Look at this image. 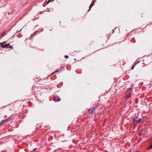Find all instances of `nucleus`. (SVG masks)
Listing matches in <instances>:
<instances>
[{
	"label": "nucleus",
	"mask_w": 152,
	"mask_h": 152,
	"mask_svg": "<svg viewBox=\"0 0 152 152\" xmlns=\"http://www.w3.org/2000/svg\"><path fill=\"white\" fill-rule=\"evenodd\" d=\"M151 141L152 142V137H151Z\"/></svg>",
	"instance_id": "4468645a"
},
{
	"label": "nucleus",
	"mask_w": 152,
	"mask_h": 152,
	"mask_svg": "<svg viewBox=\"0 0 152 152\" xmlns=\"http://www.w3.org/2000/svg\"><path fill=\"white\" fill-rule=\"evenodd\" d=\"M54 100L55 101H59L61 100V99L60 98L59 96H56L54 98Z\"/></svg>",
	"instance_id": "39448f33"
},
{
	"label": "nucleus",
	"mask_w": 152,
	"mask_h": 152,
	"mask_svg": "<svg viewBox=\"0 0 152 152\" xmlns=\"http://www.w3.org/2000/svg\"><path fill=\"white\" fill-rule=\"evenodd\" d=\"M94 1L92 2L91 3V5L89 6V10H88V11H89L90 10V9H91V7L93 6L94 4Z\"/></svg>",
	"instance_id": "0eeeda50"
},
{
	"label": "nucleus",
	"mask_w": 152,
	"mask_h": 152,
	"mask_svg": "<svg viewBox=\"0 0 152 152\" xmlns=\"http://www.w3.org/2000/svg\"><path fill=\"white\" fill-rule=\"evenodd\" d=\"M94 112L95 109L94 108H92L88 109L87 112L88 114H92L94 113Z\"/></svg>",
	"instance_id": "7ed1b4c3"
},
{
	"label": "nucleus",
	"mask_w": 152,
	"mask_h": 152,
	"mask_svg": "<svg viewBox=\"0 0 152 152\" xmlns=\"http://www.w3.org/2000/svg\"><path fill=\"white\" fill-rule=\"evenodd\" d=\"M152 149V144L148 148V150H151Z\"/></svg>",
	"instance_id": "1a4fd4ad"
},
{
	"label": "nucleus",
	"mask_w": 152,
	"mask_h": 152,
	"mask_svg": "<svg viewBox=\"0 0 152 152\" xmlns=\"http://www.w3.org/2000/svg\"><path fill=\"white\" fill-rule=\"evenodd\" d=\"M141 120L140 119H139L138 120V124H140L141 122Z\"/></svg>",
	"instance_id": "9d476101"
},
{
	"label": "nucleus",
	"mask_w": 152,
	"mask_h": 152,
	"mask_svg": "<svg viewBox=\"0 0 152 152\" xmlns=\"http://www.w3.org/2000/svg\"><path fill=\"white\" fill-rule=\"evenodd\" d=\"M65 57L66 58H68V56L67 55H66L65 56Z\"/></svg>",
	"instance_id": "f8f14e48"
},
{
	"label": "nucleus",
	"mask_w": 152,
	"mask_h": 152,
	"mask_svg": "<svg viewBox=\"0 0 152 152\" xmlns=\"http://www.w3.org/2000/svg\"><path fill=\"white\" fill-rule=\"evenodd\" d=\"M10 120V117H9L6 119L2 120L0 123V125H2L4 123L7 121H8Z\"/></svg>",
	"instance_id": "20e7f679"
},
{
	"label": "nucleus",
	"mask_w": 152,
	"mask_h": 152,
	"mask_svg": "<svg viewBox=\"0 0 152 152\" xmlns=\"http://www.w3.org/2000/svg\"><path fill=\"white\" fill-rule=\"evenodd\" d=\"M5 42H4L3 43H0V45L1 46V47L3 48H12V49L13 48L12 46H11L10 45V44L7 43V44H5Z\"/></svg>",
	"instance_id": "f03ea898"
},
{
	"label": "nucleus",
	"mask_w": 152,
	"mask_h": 152,
	"mask_svg": "<svg viewBox=\"0 0 152 152\" xmlns=\"http://www.w3.org/2000/svg\"><path fill=\"white\" fill-rule=\"evenodd\" d=\"M144 131H145V130H142L141 132H144Z\"/></svg>",
	"instance_id": "dca6fc26"
},
{
	"label": "nucleus",
	"mask_w": 152,
	"mask_h": 152,
	"mask_svg": "<svg viewBox=\"0 0 152 152\" xmlns=\"http://www.w3.org/2000/svg\"><path fill=\"white\" fill-rule=\"evenodd\" d=\"M134 66H132L131 67V69H134Z\"/></svg>",
	"instance_id": "9b49d317"
},
{
	"label": "nucleus",
	"mask_w": 152,
	"mask_h": 152,
	"mask_svg": "<svg viewBox=\"0 0 152 152\" xmlns=\"http://www.w3.org/2000/svg\"><path fill=\"white\" fill-rule=\"evenodd\" d=\"M132 89L131 88H130L126 92V95L124 96L125 99L129 98L130 97V95L132 92Z\"/></svg>",
	"instance_id": "f257e3e1"
},
{
	"label": "nucleus",
	"mask_w": 152,
	"mask_h": 152,
	"mask_svg": "<svg viewBox=\"0 0 152 152\" xmlns=\"http://www.w3.org/2000/svg\"><path fill=\"white\" fill-rule=\"evenodd\" d=\"M36 148H34V149L33 150V151H34L35 150H36Z\"/></svg>",
	"instance_id": "2eb2a0df"
},
{
	"label": "nucleus",
	"mask_w": 152,
	"mask_h": 152,
	"mask_svg": "<svg viewBox=\"0 0 152 152\" xmlns=\"http://www.w3.org/2000/svg\"><path fill=\"white\" fill-rule=\"evenodd\" d=\"M6 33V31H4L3 33H2L1 34V37L4 36V35Z\"/></svg>",
	"instance_id": "6e6552de"
},
{
	"label": "nucleus",
	"mask_w": 152,
	"mask_h": 152,
	"mask_svg": "<svg viewBox=\"0 0 152 152\" xmlns=\"http://www.w3.org/2000/svg\"><path fill=\"white\" fill-rule=\"evenodd\" d=\"M56 72V71H55V72H53V73L52 74H53L54 73H55V72Z\"/></svg>",
	"instance_id": "f3484780"
},
{
	"label": "nucleus",
	"mask_w": 152,
	"mask_h": 152,
	"mask_svg": "<svg viewBox=\"0 0 152 152\" xmlns=\"http://www.w3.org/2000/svg\"><path fill=\"white\" fill-rule=\"evenodd\" d=\"M135 152H140L139 151H136Z\"/></svg>",
	"instance_id": "a211bd4d"
},
{
	"label": "nucleus",
	"mask_w": 152,
	"mask_h": 152,
	"mask_svg": "<svg viewBox=\"0 0 152 152\" xmlns=\"http://www.w3.org/2000/svg\"><path fill=\"white\" fill-rule=\"evenodd\" d=\"M49 0V2H50V1H54V0Z\"/></svg>",
	"instance_id": "ddd939ff"
},
{
	"label": "nucleus",
	"mask_w": 152,
	"mask_h": 152,
	"mask_svg": "<svg viewBox=\"0 0 152 152\" xmlns=\"http://www.w3.org/2000/svg\"><path fill=\"white\" fill-rule=\"evenodd\" d=\"M133 124L134 125V126H136V124L137 123V120H136V118H134L133 119Z\"/></svg>",
	"instance_id": "423d86ee"
}]
</instances>
